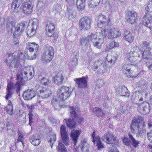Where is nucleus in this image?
<instances>
[{
  "label": "nucleus",
  "instance_id": "1",
  "mask_svg": "<svg viewBox=\"0 0 152 152\" xmlns=\"http://www.w3.org/2000/svg\"><path fill=\"white\" fill-rule=\"evenodd\" d=\"M23 55L19 51H15L13 53H7L4 57V61L10 69L14 68L16 69L19 66L20 60Z\"/></svg>",
  "mask_w": 152,
  "mask_h": 152
},
{
  "label": "nucleus",
  "instance_id": "2",
  "mask_svg": "<svg viewBox=\"0 0 152 152\" xmlns=\"http://www.w3.org/2000/svg\"><path fill=\"white\" fill-rule=\"evenodd\" d=\"M57 96H54L51 102L55 110L59 109L60 108L59 102L60 100H64L70 95L71 91L70 88L65 86L61 87L58 90Z\"/></svg>",
  "mask_w": 152,
  "mask_h": 152
},
{
  "label": "nucleus",
  "instance_id": "3",
  "mask_svg": "<svg viewBox=\"0 0 152 152\" xmlns=\"http://www.w3.org/2000/svg\"><path fill=\"white\" fill-rule=\"evenodd\" d=\"M28 70L27 68H24L19 71L17 74V79L18 82L16 83L14 88H16L17 94L19 95L20 91L21 89V86L28 80L27 76Z\"/></svg>",
  "mask_w": 152,
  "mask_h": 152
},
{
  "label": "nucleus",
  "instance_id": "4",
  "mask_svg": "<svg viewBox=\"0 0 152 152\" xmlns=\"http://www.w3.org/2000/svg\"><path fill=\"white\" fill-rule=\"evenodd\" d=\"M43 53L41 60L44 63H48L51 61L54 56L53 48L48 44L44 46L43 49Z\"/></svg>",
  "mask_w": 152,
  "mask_h": 152
},
{
  "label": "nucleus",
  "instance_id": "5",
  "mask_svg": "<svg viewBox=\"0 0 152 152\" xmlns=\"http://www.w3.org/2000/svg\"><path fill=\"white\" fill-rule=\"evenodd\" d=\"M145 10L147 12L143 18L142 24L151 29L152 28V16L150 13L152 12V0L149 1Z\"/></svg>",
  "mask_w": 152,
  "mask_h": 152
},
{
  "label": "nucleus",
  "instance_id": "6",
  "mask_svg": "<svg viewBox=\"0 0 152 152\" xmlns=\"http://www.w3.org/2000/svg\"><path fill=\"white\" fill-rule=\"evenodd\" d=\"M88 37L93 42L95 47L99 49L101 48V45L104 41V37L102 32L92 33Z\"/></svg>",
  "mask_w": 152,
  "mask_h": 152
},
{
  "label": "nucleus",
  "instance_id": "7",
  "mask_svg": "<svg viewBox=\"0 0 152 152\" xmlns=\"http://www.w3.org/2000/svg\"><path fill=\"white\" fill-rule=\"evenodd\" d=\"M78 107H70L69 111L71 115V118L70 119H65L64 121L66 122L67 126L70 129H72L75 127L76 122L75 121L76 117L75 116L76 114L79 112Z\"/></svg>",
  "mask_w": 152,
  "mask_h": 152
},
{
  "label": "nucleus",
  "instance_id": "8",
  "mask_svg": "<svg viewBox=\"0 0 152 152\" xmlns=\"http://www.w3.org/2000/svg\"><path fill=\"white\" fill-rule=\"evenodd\" d=\"M142 117L139 116L137 118H134L132 120L130 125V131L132 133L140 134L141 132L140 123L142 122Z\"/></svg>",
  "mask_w": 152,
  "mask_h": 152
},
{
  "label": "nucleus",
  "instance_id": "9",
  "mask_svg": "<svg viewBox=\"0 0 152 152\" xmlns=\"http://www.w3.org/2000/svg\"><path fill=\"white\" fill-rule=\"evenodd\" d=\"M102 32L103 35L105 37L107 35V38L109 39L118 37L121 34V32L115 28H108L105 27L102 31Z\"/></svg>",
  "mask_w": 152,
  "mask_h": 152
},
{
  "label": "nucleus",
  "instance_id": "10",
  "mask_svg": "<svg viewBox=\"0 0 152 152\" xmlns=\"http://www.w3.org/2000/svg\"><path fill=\"white\" fill-rule=\"evenodd\" d=\"M93 66L94 69L96 73H104L106 69L109 66L106 61L99 60L95 62Z\"/></svg>",
  "mask_w": 152,
  "mask_h": 152
},
{
  "label": "nucleus",
  "instance_id": "11",
  "mask_svg": "<svg viewBox=\"0 0 152 152\" xmlns=\"http://www.w3.org/2000/svg\"><path fill=\"white\" fill-rule=\"evenodd\" d=\"M14 21L11 17H7L5 18H1L0 24L4 29L6 28L8 31L11 32L13 27Z\"/></svg>",
  "mask_w": 152,
  "mask_h": 152
},
{
  "label": "nucleus",
  "instance_id": "12",
  "mask_svg": "<svg viewBox=\"0 0 152 152\" xmlns=\"http://www.w3.org/2000/svg\"><path fill=\"white\" fill-rule=\"evenodd\" d=\"M142 47H144V50L143 51V61L147 62V61L150 59V56H152V51H151L152 44H150L145 42L142 45Z\"/></svg>",
  "mask_w": 152,
  "mask_h": 152
},
{
  "label": "nucleus",
  "instance_id": "13",
  "mask_svg": "<svg viewBox=\"0 0 152 152\" xmlns=\"http://www.w3.org/2000/svg\"><path fill=\"white\" fill-rule=\"evenodd\" d=\"M91 23V20L89 18L83 17L79 20V28L81 30H87L90 28Z\"/></svg>",
  "mask_w": 152,
  "mask_h": 152
},
{
  "label": "nucleus",
  "instance_id": "14",
  "mask_svg": "<svg viewBox=\"0 0 152 152\" xmlns=\"http://www.w3.org/2000/svg\"><path fill=\"white\" fill-rule=\"evenodd\" d=\"M129 138L124 137L123 139V142L125 145H131L134 147H136L139 143L138 140H136L131 133L128 134Z\"/></svg>",
  "mask_w": 152,
  "mask_h": 152
},
{
  "label": "nucleus",
  "instance_id": "15",
  "mask_svg": "<svg viewBox=\"0 0 152 152\" xmlns=\"http://www.w3.org/2000/svg\"><path fill=\"white\" fill-rule=\"evenodd\" d=\"M46 35L49 37H54V39H56L57 37L56 36V33L55 29V26L53 23L48 21L47 23L46 27Z\"/></svg>",
  "mask_w": 152,
  "mask_h": 152
},
{
  "label": "nucleus",
  "instance_id": "16",
  "mask_svg": "<svg viewBox=\"0 0 152 152\" xmlns=\"http://www.w3.org/2000/svg\"><path fill=\"white\" fill-rule=\"evenodd\" d=\"M133 64H125L122 66V71L125 76L129 77L135 78L136 76L133 75L132 73L131 69L134 66Z\"/></svg>",
  "mask_w": 152,
  "mask_h": 152
},
{
  "label": "nucleus",
  "instance_id": "17",
  "mask_svg": "<svg viewBox=\"0 0 152 152\" xmlns=\"http://www.w3.org/2000/svg\"><path fill=\"white\" fill-rule=\"evenodd\" d=\"M60 133L61 139L63 142L66 145H68L69 143V136L66 132V126L63 125L60 127Z\"/></svg>",
  "mask_w": 152,
  "mask_h": 152
},
{
  "label": "nucleus",
  "instance_id": "18",
  "mask_svg": "<svg viewBox=\"0 0 152 152\" xmlns=\"http://www.w3.org/2000/svg\"><path fill=\"white\" fill-rule=\"evenodd\" d=\"M33 4L32 1H28L23 4L22 11L26 14L28 15L31 14L33 11Z\"/></svg>",
  "mask_w": 152,
  "mask_h": 152
},
{
  "label": "nucleus",
  "instance_id": "19",
  "mask_svg": "<svg viewBox=\"0 0 152 152\" xmlns=\"http://www.w3.org/2000/svg\"><path fill=\"white\" fill-rule=\"evenodd\" d=\"M138 111L141 114L146 115L150 112V104L147 102H143L137 107Z\"/></svg>",
  "mask_w": 152,
  "mask_h": 152
},
{
  "label": "nucleus",
  "instance_id": "20",
  "mask_svg": "<svg viewBox=\"0 0 152 152\" xmlns=\"http://www.w3.org/2000/svg\"><path fill=\"white\" fill-rule=\"evenodd\" d=\"M88 78V76L86 75L80 78L74 79V80L77 87L80 88H85L87 86V79Z\"/></svg>",
  "mask_w": 152,
  "mask_h": 152
},
{
  "label": "nucleus",
  "instance_id": "21",
  "mask_svg": "<svg viewBox=\"0 0 152 152\" xmlns=\"http://www.w3.org/2000/svg\"><path fill=\"white\" fill-rule=\"evenodd\" d=\"M102 139L103 141L109 144L115 143V141L116 140L115 137H114L113 135L110 132H107L102 136Z\"/></svg>",
  "mask_w": 152,
  "mask_h": 152
},
{
  "label": "nucleus",
  "instance_id": "22",
  "mask_svg": "<svg viewBox=\"0 0 152 152\" xmlns=\"http://www.w3.org/2000/svg\"><path fill=\"white\" fill-rule=\"evenodd\" d=\"M26 25L25 23H21L18 24L15 27L13 35L15 37L19 36L21 34L25 29Z\"/></svg>",
  "mask_w": 152,
  "mask_h": 152
},
{
  "label": "nucleus",
  "instance_id": "23",
  "mask_svg": "<svg viewBox=\"0 0 152 152\" xmlns=\"http://www.w3.org/2000/svg\"><path fill=\"white\" fill-rule=\"evenodd\" d=\"M137 13L134 11L130 12L126 17L127 21L132 24H134L137 19Z\"/></svg>",
  "mask_w": 152,
  "mask_h": 152
},
{
  "label": "nucleus",
  "instance_id": "24",
  "mask_svg": "<svg viewBox=\"0 0 152 152\" xmlns=\"http://www.w3.org/2000/svg\"><path fill=\"white\" fill-rule=\"evenodd\" d=\"M116 93L119 96H128L130 92L127 88L124 86H121L117 89Z\"/></svg>",
  "mask_w": 152,
  "mask_h": 152
},
{
  "label": "nucleus",
  "instance_id": "25",
  "mask_svg": "<svg viewBox=\"0 0 152 152\" xmlns=\"http://www.w3.org/2000/svg\"><path fill=\"white\" fill-rule=\"evenodd\" d=\"M37 80L39 82L45 85L49 84L51 82L45 73H42L39 75L38 76Z\"/></svg>",
  "mask_w": 152,
  "mask_h": 152
},
{
  "label": "nucleus",
  "instance_id": "26",
  "mask_svg": "<svg viewBox=\"0 0 152 152\" xmlns=\"http://www.w3.org/2000/svg\"><path fill=\"white\" fill-rule=\"evenodd\" d=\"M106 16L105 15L102 14V13H100L97 16V26L99 28H102L103 27L107 20Z\"/></svg>",
  "mask_w": 152,
  "mask_h": 152
},
{
  "label": "nucleus",
  "instance_id": "27",
  "mask_svg": "<svg viewBox=\"0 0 152 152\" xmlns=\"http://www.w3.org/2000/svg\"><path fill=\"white\" fill-rule=\"evenodd\" d=\"M35 93L34 91L31 89L25 91L23 95V96L24 99L26 100L32 99L35 96Z\"/></svg>",
  "mask_w": 152,
  "mask_h": 152
},
{
  "label": "nucleus",
  "instance_id": "28",
  "mask_svg": "<svg viewBox=\"0 0 152 152\" xmlns=\"http://www.w3.org/2000/svg\"><path fill=\"white\" fill-rule=\"evenodd\" d=\"M41 137L37 134H33L30 136V141L34 146L39 145L41 142Z\"/></svg>",
  "mask_w": 152,
  "mask_h": 152
},
{
  "label": "nucleus",
  "instance_id": "29",
  "mask_svg": "<svg viewBox=\"0 0 152 152\" xmlns=\"http://www.w3.org/2000/svg\"><path fill=\"white\" fill-rule=\"evenodd\" d=\"M124 38L129 43L132 42L134 38L132 33L128 30H125L124 33Z\"/></svg>",
  "mask_w": 152,
  "mask_h": 152
},
{
  "label": "nucleus",
  "instance_id": "30",
  "mask_svg": "<svg viewBox=\"0 0 152 152\" xmlns=\"http://www.w3.org/2000/svg\"><path fill=\"white\" fill-rule=\"evenodd\" d=\"M136 48L137 47L135 48ZM135 48V47L134 48H133L130 51L129 53H128L127 54V58L131 63H133L134 64V62L135 60L134 57H135V56H136L137 54L136 53V52L134 51Z\"/></svg>",
  "mask_w": 152,
  "mask_h": 152
},
{
  "label": "nucleus",
  "instance_id": "31",
  "mask_svg": "<svg viewBox=\"0 0 152 152\" xmlns=\"http://www.w3.org/2000/svg\"><path fill=\"white\" fill-rule=\"evenodd\" d=\"M80 134V131L79 130H76L73 132H71V137L73 141V144L74 145H76L79 136Z\"/></svg>",
  "mask_w": 152,
  "mask_h": 152
},
{
  "label": "nucleus",
  "instance_id": "32",
  "mask_svg": "<svg viewBox=\"0 0 152 152\" xmlns=\"http://www.w3.org/2000/svg\"><path fill=\"white\" fill-rule=\"evenodd\" d=\"M65 15L69 20H73L75 19V15L74 14L73 11L71 8V6H68Z\"/></svg>",
  "mask_w": 152,
  "mask_h": 152
},
{
  "label": "nucleus",
  "instance_id": "33",
  "mask_svg": "<svg viewBox=\"0 0 152 152\" xmlns=\"http://www.w3.org/2000/svg\"><path fill=\"white\" fill-rule=\"evenodd\" d=\"M21 4V1L19 0H13L11 4L12 9L14 12H18Z\"/></svg>",
  "mask_w": 152,
  "mask_h": 152
},
{
  "label": "nucleus",
  "instance_id": "34",
  "mask_svg": "<svg viewBox=\"0 0 152 152\" xmlns=\"http://www.w3.org/2000/svg\"><path fill=\"white\" fill-rule=\"evenodd\" d=\"M64 79L62 74L58 72L54 77V81L56 84H58L61 83Z\"/></svg>",
  "mask_w": 152,
  "mask_h": 152
},
{
  "label": "nucleus",
  "instance_id": "35",
  "mask_svg": "<svg viewBox=\"0 0 152 152\" xmlns=\"http://www.w3.org/2000/svg\"><path fill=\"white\" fill-rule=\"evenodd\" d=\"M86 0H77L76 2L77 8L80 11H82L85 8Z\"/></svg>",
  "mask_w": 152,
  "mask_h": 152
},
{
  "label": "nucleus",
  "instance_id": "36",
  "mask_svg": "<svg viewBox=\"0 0 152 152\" xmlns=\"http://www.w3.org/2000/svg\"><path fill=\"white\" fill-rule=\"evenodd\" d=\"M51 94V92L49 89L44 88L40 91V96L43 99L48 97Z\"/></svg>",
  "mask_w": 152,
  "mask_h": 152
},
{
  "label": "nucleus",
  "instance_id": "37",
  "mask_svg": "<svg viewBox=\"0 0 152 152\" xmlns=\"http://www.w3.org/2000/svg\"><path fill=\"white\" fill-rule=\"evenodd\" d=\"M89 145L87 143H80L77 148L81 150L82 152H89Z\"/></svg>",
  "mask_w": 152,
  "mask_h": 152
},
{
  "label": "nucleus",
  "instance_id": "38",
  "mask_svg": "<svg viewBox=\"0 0 152 152\" xmlns=\"http://www.w3.org/2000/svg\"><path fill=\"white\" fill-rule=\"evenodd\" d=\"M48 142L50 144H53L56 141V135L54 132H51L49 135H48Z\"/></svg>",
  "mask_w": 152,
  "mask_h": 152
},
{
  "label": "nucleus",
  "instance_id": "39",
  "mask_svg": "<svg viewBox=\"0 0 152 152\" xmlns=\"http://www.w3.org/2000/svg\"><path fill=\"white\" fill-rule=\"evenodd\" d=\"M5 110L9 115H11L13 114V106L10 101H8V103L5 108Z\"/></svg>",
  "mask_w": 152,
  "mask_h": 152
},
{
  "label": "nucleus",
  "instance_id": "40",
  "mask_svg": "<svg viewBox=\"0 0 152 152\" xmlns=\"http://www.w3.org/2000/svg\"><path fill=\"white\" fill-rule=\"evenodd\" d=\"M93 112L94 114H96L99 117H102L104 115L102 110L97 107L94 108L93 109Z\"/></svg>",
  "mask_w": 152,
  "mask_h": 152
},
{
  "label": "nucleus",
  "instance_id": "41",
  "mask_svg": "<svg viewBox=\"0 0 152 152\" xmlns=\"http://www.w3.org/2000/svg\"><path fill=\"white\" fill-rule=\"evenodd\" d=\"M37 29L33 28L29 26H28L26 29L27 34L29 37H31L34 35L37 32Z\"/></svg>",
  "mask_w": 152,
  "mask_h": 152
},
{
  "label": "nucleus",
  "instance_id": "42",
  "mask_svg": "<svg viewBox=\"0 0 152 152\" xmlns=\"http://www.w3.org/2000/svg\"><path fill=\"white\" fill-rule=\"evenodd\" d=\"M38 23V20L36 18L31 19L29 20V23L31 24V27L37 30L39 26Z\"/></svg>",
  "mask_w": 152,
  "mask_h": 152
},
{
  "label": "nucleus",
  "instance_id": "43",
  "mask_svg": "<svg viewBox=\"0 0 152 152\" xmlns=\"http://www.w3.org/2000/svg\"><path fill=\"white\" fill-rule=\"evenodd\" d=\"M101 1H98L95 0H89L88 2V5L90 8H94L98 5Z\"/></svg>",
  "mask_w": 152,
  "mask_h": 152
},
{
  "label": "nucleus",
  "instance_id": "44",
  "mask_svg": "<svg viewBox=\"0 0 152 152\" xmlns=\"http://www.w3.org/2000/svg\"><path fill=\"white\" fill-rule=\"evenodd\" d=\"M90 41L88 36L85 38H82L80 41V44L83 47L88 45Z\"/></svg>",
  "mask_w": 152,
  "mask_h": 152
},
{
  "label": "nucleus",
  "instance_id": "45",
  "mask_svg": "<svg viewBox=\"0 0 152 152\" xmlns=\"http://www.w3.org/2000/svg\"><path fill=\"white\" fill-rule=\"evenodd\" d=\"M148 92L146 91H142L140 93L138 96V98L139 101H143V98H145L148 95Z\"/></svg>",
  "mask_w": 152,
  "mask_h": 152
},
{
  "label": "nucleus",
  "instance_id": "46",
  "mask_svg": "<svg viewBox=\"0 0 152 152\" xmlns=\"http://www.w3.org/2000/svg\"><path fill=\"white\" fill-rule=\"evenodd\" d=\"M58 149L60 152H67L66 148L62 142H58Z\"/></svg>",
  "mask_w": 152,
  "mask_h": 152
},
{
  "label": "nucleus",
  "instance_id": "47",
  "mask_svg": "<svg viewBox=\"0 0 152 152\" xmlns=\"http://www.w3.org/2000/svg\"><path fill=\"white\" fill-rule=\"evenodd\" d=\"M106 59L107 60L106 61L107 63H110V64L109 66H111L115 63L116 60L117 59V57L116 56H113L111 58L109 59V56H107Z\"/></svg>",
  "mask_w": 152,
  "mask_h": 152
},
{
  "label": "nucleus",
  "instance_id": "48",
  "mask_svg": "<svg viewBox=\"0 0 152 152\" xmlns=\"http://www.w3.org/2000/svg\"><path fill=\"white\" fill-rule=\"evenodd\" d=\"M18 135V139L17 140L15 139V144H18L19 142L22 141H23V139H24L23 134V133L19 132Z\"/></svg>",
  "mask_w": 152,
  "mask_h": 152
},
{
  "label": "nucleus",
  "instance_id": "49",
  "mask_svg": "<svg viewBox=\"0 0 152 152\" xmlns=\"http://www.w3.org/2000/svg\"><path fill=\"white\" fill-rule=\"evenodd\" d=\"M78 113L76 114V116H75L76 117L75 121L76 124H81L83 121V118L81 117H78L77 116V114Z\"/></svg>",
  "mask_w": 152,
  "mask_h": 152
},
{
  "label": "nucleus",
  "instance_id": "50",
  "mask_svg": "<svg viewBox=\"0 0 152 152\" xmlns=\"http://www.w3.org/2000/svg\"><path fill=\"white\" fill-rule=\"evenodd\" d=\"M101 2L104 4V6L106 7V10H108L110 8V5L109 1L107 0H102V1Z\"/></svg>",
  "mask_w": 152,
  "mask_h": 152
},
{
  "label": "nucleus",
  "instance_id": "51",
  "mask_svg": "<svg viewBox=\"0 0 152 152\" xmlns=\"http://www.w3.org/2000/svg\"><path fill=\"white\" fill-rule=\"evenodd\" d=\"M97 144V146L99 149L102 148H104L103 145L102 144V142L100 140V138H96Z\"/></svg>",
  "mask_w": 152,
  "mask_h": 152
},
{
  "label": "nucleus",
  "instance_id": "52",
  "mask_svg": "<svg viewBox=\"0 0 152 152\" xmlns=\"http://www.w3.org/2000/svg\"><path fill=\"white\" fill-rule=\"evenodd\" d=\"M119 44L118 42L113 41L110 44V49L119 46Z\"/></svg>",
  "mask_w": 152,
  "mask_h": 152
},
{
  "label": "nucleus",
  "instance_id": "53",
  "mask_svg": "<svg viewBox=\"0 0 152 152\" xmlns=\"http://www.w3.org/2000/svg\"><path fill=\"white\" fill-rule=\"evenodd\" d=\"M31 46L33 48V50H35L37 53L39 47V45L38 44H36L34 42L30 43Z\"/></svg>",
  "mask_w": 152,
  "mask_h": 152
},
{
  "label": "nucleus",
  "instance_id": "54",
  "mask_svg": "<svg viewBox=\"0 0 152 152\" xmlns=\"http://www.w3.org/2000/svg\"><path fill=\"white\" fill-rule=\"evenodd\" d=\"M17 145L15 144V142H14V143L12 144L10 148V152H15L16 149V145Z\"/></svg>",
  "mask_w": 152,
  "mask_h": 152
},
{
  "label": "nucleus",
  "instance_id": "55",
  "mask_svg": "<svg viewBox=\"0 0 152 152\" xmlns=\"http://www.w3.org/2000/svg\"><path fill=\"white\" fill-rule=\"evenodd\" d=\"M147 63L145 62V63L148 66V68L151 71H152V59H149L147 61Z\"/></svg>",
  "mask_w": 152,
  "mask_h": 152
},
{
  "label": "nucleus",
  "instance_id": "56",
  "mask_svg": "<svg viewBox=\"0 0 152 152\" xmlns=\"http://www.w3.org/2000/svg\"><path fill=\"white\" fill-rule=\"evenodd\" d=\"M77 58H75L71 60L70 62H69V65L71 66H74L76 65L77 63Z\"/></svg>",
  "mask_w": 152,
  "mask_h": 152
},
{
  "label": "nucleus",
  "instance_id": "57",
  "mask_svg": "<svg viewBox=\"0 0 152 152\" xmlns=\"http://www.w3.org/2000/svg\"><path fill=\"white\" fill-rule=\"evenodd\" d=\"M11 90H7V94L5 96L6 99H8L11 96L12 94V92Z\"/></svg>",
  "mask_w": 152,
  "mask_h": 152
},
{
  "label": "nucleus",
  "instance_id": "58",
  "mask_svg": "<svg viewBox=\"0 0 152 152\" xmlns=\"http://www.w3.org/2000/svg\"><path fill=\"white\" fill-rule=\"evenodd\" d=\"M30 42H29L28 44L26 45V48L30 52H33L34 51L33 48L31 46Z\"/></svg>",
  "mask_w": 152,
  "mask_h": 152
},
{
  "label": "nucleus",
  "instance_id": "59",
  "mask_svg": "<svg viewBox=\"0 0 152 152\" xmlns=\"http://www.w3.org/2000/svg\"><path fill=\"white\" fill-rule=\"evenodd\" d=\"M103 81L102 80L100 79H98L96 86L97 87H99L100 86H102L104 84Z\"/></svg>",
  "mask_w": 152,
  "mask_h": 152
},
{
  "label": "nucleus",
  "instance_id": "60",
  "mask_svg": "<svg viewBox=\"0 0 152 152\" xmlns=\"http://www.w3.org/2000/svg\"><path fill=\"white\" fill-rule=\"evenodd\" d=\"M143 51V50H142V51H138L137 52H136V53L137 54H136V56H135V57L138 56L139 57H142V58H143V53H142ZM142 60H143V58H142Z\"/></svg>",
  "mask_w": 152,
  "mask_h": 152
},
{
  "label": "nucleus",
  "instance_id": "61",
  "mask_svg": "<svg viewBox=\"0 0 152 152\" xmlns=\"http://www.w3.org/2000/svg\"><path fill=\"white\" fill-rule=\"evenodd\" d=\"M14 40H13V43L14 44L16 45L17 46L18 45H19V41L18 39V38L17 37H18V36H16L15 37L14 36Z\"/></svg>",
  "mask_w": 152,
  "mask_h": 152
},
{
  "label": "nucleus",
  "instance_id": "62",
  "mask_svg": "<svg viewBox=\"0 0 152 152\" xmlns=\"http://www.w3.org/2000/svg\"><path fill=\"white\" fill-rule=\"evenodd\" d=\"M13 86V83L9 82L7 84V90H11Z\"/></svg>",
  "mask_w": 152,
  "mask_h": 152
},
{
  "label": "nucleus",
  "instance_id": "63",
  "mask_svg": "<svg viewBox=\"0 0 152 152\" xmlns=\"http://www.w3.org/2000/svg\"><path fill=\"white\" fill-rule=\"evenodd\" d=\"M53 8L54 10H55V11H58L60 10L61 8V7L59 4L57 3H56L54 6Z\"/></svg>",
  "mask_w": 152,
  "mask_h": 152
},
{
  "label": "nucleus",
  "instance_id": "64",
  "mask_svg": "<svg viewBox=\"0 0 152 152\" xmlns=\"http://www.w3.org/2000/svg\"><path fill=\"white\" fill-rule=\"evenodd\" d=\"M148 136L149 141L152 142V130H151L148 134Z\"/></svg>",
  "mask_w": 152,
  "mask_h": 152
}]
</instances>
